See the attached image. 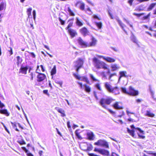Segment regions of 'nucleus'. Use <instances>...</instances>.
I'll return each instance as SVG.
<instances>
[{"mask_svg": "<svg viewBox=\"0 0 156 156\" xmlns=\"http://www.w3.org/2000/svg\"><path fill=\"white\" fill-rule=\"evenodd\" d=\"M84 60L83 58H79L74 62L75 65L74 67L76 68V70L78 72L79 69L83 66Z\"/></svg>", "mask_w": 156, "mask_h": 156, "instance_id": "20e7f679", "label": "nucleus"}, {"mask_svg": "<svg viewBox=\"0 0 156 156\" xmlns=\"http://www.w3.org/2000/svg\"><path fill=\"white\" fill-rule=\"evenodd\" d=\"M111 67L112 68V70L113 71L117 70L119 68L118 66L116 64L112 65Z\"/></svg>", "mask_w": 156, "mask_h": 156, "instance_id": "412c9836", "label": "nucleus"}, {"mask_svg": "<svg viewBox=\"0 0 156 156\" xmlns=\"http://www.w3.org/2000/svg\"><path fill=\"white\" fill-rule=\"evenodd\" d=\"M95 87L97 89L100 91L102 90V89L100 86V84L99 83H97L95 85Z\"/></svg>", "mask_w": 156, "mask_h": 156, "instance_id": "79ce46f5", "label": "nucleus"}, {"mask_svg": "<svg viewBox=\"0 0 156 156\" xmlns=\"http://www.w3.org/2000/svg\"><path fill=\"white\" fill-rule=\"evenodd\" d=\"M106 72L105 73V71H103L101 72V74L102 76L104 78H106L107 77V74H107ZM110 73L109 74H110L109 78H111L113 75H115L114 74H110Z\"/></svg>", "mask_w": 156, "mask_h": 156, "instance_id": "bb28decb", "label": "nucleus"}, {"mask_svg": "<svg viewBox=\"0 0 156 156\" xmlns=\"http://www.w3.org/2000/svg\"><path fill=\"white\" fill-rule=\"evenodd\" d=\"M56 67L55 65L53 67V68L51 69L50 73H51V75L52 76V79L53 78V76L56 73Z\"/></svg>", "mask_w": 156, "mask_h": 156, "instance_id": "b1692460", "label": "nucleus"}, {"mask_svg": "<svg viewBox=\"0 0 156 156\" xmlns=\"http://www.w3.org/2000/svg\"><path fill=\"white\" fill-rule=\"evenodd\" d=\"M127 132L129 133L130 135L133 137H134L135 136V131L133 129L130 130L128 128L127 129Z\"/></svg>", "mask_w": 156, "mask_h": 156, "instance_id": "f704fd0d", "label": "nucleus"}, {"mask_svg": "<svg viewBox=\"0 0 156 156\" xmlns=\"http://www.w3.org/2000/svg\"><path fill=\"white\" fill-rule=\"evenodd\" d=\"M57 111L58 112L61 114V116L62 117H64L66 116L64 110H62V109H58Z\"/></svg>", "mask_w": 156, "mask_h": 156, "instance_id": "c85d7f7f", "label": "nucleus"}, {"mask_svg": "<svg viewBox=\"0 0 156 156\" xmlns=\"http://www.w3.org/2000/svg\"><path fill=\"white\" fill-rule=\"evenodd\" d=\"M83 86L85 87L84 90L86 92L89 93L90 91L91 88L87 84H85L83 85Z\"/></svg>", "mask_w": 156, "mask_h": 156, "instance_id": "393cba45", "label": "nucleus"}, {"mask_svg": "<svg viewBox=\"0 0 156 156\" xmlns=\"http://www.w3.org/2000/svg\"><path fill=\"white\" fill-rule=\"evenodd\" d=\"M150 16L151 14L150 13V12L146 16H144L142 18V20H144L147 19H149Z\"/></svg>", "mask_w": 156, "mask_h": 156, "instance_id": "a19ab883", "label": "nucleus"}, {"mask_svg": "<svg viewBox=\"0 0 156 156\" xmlns=\"http://www.w3.org/2000/svg\"><path fill=\"white\" fill-rule=\"evenodd\" d=\"M39 66H37V69L36 70V72L38 73L37 76V81L38 82H40L43 81L46 78V75L43 73H40V70L38 69Z\"/></svg>", "mask_w": 156, "mask_h": 156, "instance_id": "0eeeda50", "label": "nucleus"}, {"mask_svg": "<svg viewBox=\"0 0 156 156\" xmlns=\"http://www.w3.org/2000/svg\"><path fill=\"white\" fill-rule=\"evenodd\" d=\"M73 22L72 21V22H70L69 23L67 26L66 28V29L67 30H68L69 29H71L70 28V27L73 26Z\"/></svg>", "mask_w": 156, "mask_h": 156, "instance_id": "4c0bfd02", "label": "nucleus"}, {"mask_svg": "<svg viewBox=\"0 0 156 156\" xmlns=\"http://www.w3.org/2000/svg\"><path fill=\"white\" fill-rule=\"evenodd\" d=\"M105 86L107 90L110 93H113L115 94H119V89L117 87H112V86L107 82L105 83Z\"/></svg>", "mask_w": 156, "mask_h": 156, "instance_id": "7ed1b4c3", "label": "nucleus"}, {"mask_svg": "<svg viewBox=\"0 0 156 156\" xmlns=\"http://www.w3.org/2000/svg\"><path fill=\"white\" fill-rule=\"evenodd\" d=\"M144 115L148 117L153 118L155 116V114L151 112L150 111L147 110Z\"/></svg>", "mask_w": 156, "mask_h": 156, "instance_id": "6ab92c4d", "label": "nucleus"}, {"mask_svg": "<svg viewBox=\"0 0 156 156\" xmlns=\"http://www.w3.org/2000/svg\"><path fill=\"white\" fill-rule=\"evenodd\" d=\"M135 10H136V11H141L143 10V9H141L139 7L136 8L135 9Z\"/></svg>", "mask_w": 156, "mask_h": 156, "instance_id": "0e129e2a", "label": "nucleus"}, {"mask_svg": "<svg viewBox=\"0 0 156 156\" xmlns=\"http://www.w3.org/2000/svg\"><path fill=\"white\" fill-rule=\"evenodd\" d=\"M134 0H129L128 2L129 3L130 6L132 5L133 2Z\"/></svg>", "mask_w": 156, "mask_h": 156, "instance_id": "052dcab7", "label": "nucleus"}, {"mask_svg": "<svg viewBox=\"0 0 156 156\" xmlns=\"http://www.w3.org/2000/svg\"><path fill=\"white\" fill-rule=\"evenodd\" d=\"M75 133L76 135L78 138L80 140H82V138L80 135V133L78 132V130H76Z\"/></svg>", "mask_w": 156, "mask_h": 156, "instance_id": "c9c22d12", "label": "nucleus"}, {"mask_svg": "<svg viewBox=\"0 0 156 156\" xmlns=\"http://www.w3.org/2000/svg\"><path fill=\"white\" fill-rule=\"evenodd\" d=\"M17 142L20 145H23L26 144V142L25 141L23 140H19L17 141Z\"/></svg>", "mask_w": 156, "mask_h": 156, "instance_id": "49530a36", "label": "nucleus"}, {"mask_svg": "<svg viewBox=\"0 0 156 156\" xmlns=\"http://www.w3.org/2000/svg\"><path fill=\"white\" fill-rule=\"evenodd\" d=\"M156 5V3H151L148 6L147 8V10L150 11L154 9Z\"/></svg>", "mask_w": 156, "mask_h": 156, "instance_id": "4be33fe9", "label": "nucleus"}, {"mask_svg": "<svg viewBox=\"0 0 156 156\" xmlns=\"http://www.w3.org/2000/svg\"><path fill=\"white\" fill-rule=\"evenodd\" d=\"M130 127L132 129H136L138 130L142 134H144V133L143 130H142L139 127H135L133 125H132L130 126Z\"/></svg>", "mask_w": 156, "mask_h": 156, "instance_id": "5701e85b", "label": "nucleus"}, {"mask_svg": "<svg viewBox=\"0 0 156 156\" xmlns=\"http://www.w3.org/2000/svg\"><path fill=\"white\" fill-rule=\"evenodd\" d=\"M99 103L103 108L105 109L107 108V106L106 105H107V98H101L99 101Z\"/></svg>", "mask_w": 156, "mask_h": 156, "instance_id": "9b49d317", "label": "nucleus"}, {"mask_svg": "<svg viewBox=\"0 0 156 156\" xmlns=\"http://www.w3.org/2000/svg\"><path fill=\"white\" fill-rule=\"evenodd\" d=\"M94 144L95 145L103 147L106 148H109V145L108 143L105 140L100 139L97 142L94 143Z\"/></svg>", "mask_w": 156, "mask_h": 156, "instance_id": "39448f33", "label": "nucleus"}, {"mask_svg": "<svg viewBox=\"0 0 156 156\" xmlns=\"http://www.w3.org/2000/svg\"><path fill=\"white\" fill-rule=\"evenodd\" d=\"M77 83L80 85V88H82L83 86V85L82 83L80 82H78Z\"/></svg>", "mask_w": 156, "mask_h": 156, "instance_id": "338daca9", "label": "nucleus"}, {"mask_svg": "<svg viewBox=\"0 0 156 156\" xmlns=\"http://www.w3.org/2000/svg\"><path fill=\"white\" fill-rule=\"evenodd\" d=\"M92 61L94 67L97 69H102L107 70L106 73L109 74L110 70L108 68V65L104 62L101 61L96 57L92 58Z\"/></svg>", "mask_w": 156, "mask_h": 156, "instance_id": "f257e3e1", "label": "nucleus"}, {"mask_svg": "<svg viewBox=\"0 0 156 156\" xmlns=\"http://www.w3.org/2000/svg\"><path fill=\"white\" fill-rule=\"evenodd\" d=\"M90 76L91 78L94 81H99V80H98L96 79L94 76H93V75L92 74H90Z\"/></svg>", "mask_w": 156, "mask_h": 156, "instance_id": "c03bdc74", "label": "nucleus"}, {"mask_svg": "<svg viewBox=\"0 0 156 156\" xmlns=\"http://www.w3.org/2000/svg\"><path fill=\"white\" fill-rule=\"evenodd\" d=\"M74 75L77 79L81 80V77L77 75L76 74H74Z\"/></svg>", "mask_w": 156, "mask_h": 156, "instance_id": "bf43d9fd", "label": "nucleus"}, {"mask_svg": "<svg viewBox=\"0 0 156 156\" xmlns=\"http://www.w3.org/2000/svg\"><path fill=\"white\" fill-rule=\"evenodd\" d=\"M139 94V92L137 90H135L132 86L129 87L128 93V95L130 96H137Z\"/></svg>", "mask_w": 156, "mask_h": 156, "instance_id": "6e6552de", "label": "nucleus"}, {"mask_svg": "<svg viewBox=\"0 0 156 156\" xmlns=\"http://www.w3.org/2000/svg\"><path fill=\"white\" fill-rule=\"evenodd\" d=\"M94 151L99 153L103 156H108L110 155L109 151L103 148L95 147Z\"/></svg>", "mask_w": 156, "mask_h": 156, "instance_id": "423d86ee", "label": "nucleus"}, {"mask_svg": "<svg viewBox=\"0 0 156 156\" xmlns=\"http://www.w3.org/2000/svg\"><path fill=\"white\" fill-rule=\"evenodd\" d=\"M115 100L111 98L107 97V105H109Z\"/></svg>", "mask_w": 156, "mask_h": 156, "instance_id": "cd10ccee", "label": "nucleus"}, {"mask_svg": "<svg viewBox=\"0 0 156 156\" xmlns=\"http://www.w3.org/2000/svg\"><path fill=\"white\" fill-rule=\"evenodd\" d=\"M122 92L123 93L128 94V90H127L126 88L122 87Z\"/></svg>", "mask_w": 156, "mask_h": 156, "instance_id": "de8ad7c7", "label": "nucleus"}, {"mask_svg": "<svg viewBox=\"0 0 156 156\" xmlns=\"http://www.w3.org/2000/svg\"><path fill=\"white\" fill-rule=\"evenodd\" d=\"M16 58L17 60V65H19L20 63H21L22 61V59L20 57V56H17L16 57Z\"/></svg>", "mask_w": 156, "mask_h": 156, "instance_id": "e433bc0d", "label": "nucleus"}, {"mask_svg": "<svg viewBox=\"0 0 156 156\" xmlns=\"http://www.w3.org/2000/svg\"><path fill=\"white\" fill-rule=\"evenodd\" d=\"M144 13H133V15H134L135 16H136L137 17H140V16H141L144 15Z\"/></svg>", "mask_w": 156, "mask_h": 156, "instance_id": "a18cd8bd", "label": "nucleus"}, {"mask_svg": "<svg viewBox=\"0 0 156 156\" xmlns=\"http://www.w3.org/2000/svg\"><path fill=\"white\" fill-rule=\"evenodd\" d=\"M93 148V147L92 145L91 144H90V146L87 147L86 149H84L83 150L85 151H91L92 150Z\"/></svg>", "mask_w": 156, "mask_h": 156, "instance_id": "ea45409f", "label": "nucleus"}, {"mask_svg": "<svg viewBox=\"0 0 156 156\" xmlns=\"http://www.w3.org/2000/svg\"><path fill=\"white\" fill-rule=\"evenodd\" d=\"M28 68L27 66H21L20 69L19 73H21L24 74H27V70Z\"/></svg>", "mask_w": 156, "mask_h": 156, "instance_id": "ddd939ff", "label": "nucleus"}, {"mask_svg": "<svg viewBox=\"0 0 156 156\" xmlns=\"http://www.w3.org/2000/svg\"><path fill=\"white\" fill-rule=\"evenodd\" d=\"M10 50H9V54L11 55L13 54L12 49L11 47H10Z\"/></svg>", "mask_w": 156, "mask_h": 156, "instance_id": "13d9d810", "label": "nucleus"}, {"mask_svg": "<svg viewBox=\"0 0 156 156\" xmlns=\"http://www.w3.org/2000/svg\"><path fill=\"white\" fill-rule=\"evenodd\" d=\"M91 41L89 43L84 41L80 37H79L77 41L79 44L82 48H86L94 46L96 45L97 41L95 38L94 37H92L91 38Z\"/></svg>", "mask_w": 156, "mask_h": 156, "instance_id": "f03ea898", "label": "nucleus"}, {"mask_svg": "<svg viewBox=\"0 0 156 156\" xmlns=\"http://www.w3.org/2000/svg\"><path fill=\"white\" fill-rule=\"evenodd\" d=\"M29 53L31 55L32 57L33 58H34L35 57V55L34 54V53L33 52H29Z\"/></svg>", "mask_w": 156, "mask_h": 156, "instance_id": "680f3d73", "label": "nucleus"}, {"mask_svg": "<svg viewBox=\"0 0 156 156\" xmlns=\"http://www.w3.org/2000/svg\"><path fill=\"white\" fill-rule=\"evenodd\" d=\"M30 80H32L33 79V78L35 76V74L33 73H31L30 74Z\"/></svg>", "mask_w": 156, "mask_h": 156, "instance_id": "3c124183", "label": "nucleus"}, {"mask_svg": "<svg viewBox=\"0 0 156 156\" xmlns=\"http://www.w3.org/2000/svg\"><path fill=\"white\" fill-rule=\"evenodd\" d=\"M93 18L95 19H97L98 20H101V17H98L97 15H93Z\"/></svg>", "mask_w": 156, "mask_h": 156, "instance_id": "864d4df0", "label": "nucleus"}, {"mask_svg": "<svg viewBox=\"0 0 156 156\" xmlns=\"http://www.w3.org/2000/svg\"><path fill=\"white\" fill-rule=\"evenodd\" d=\"M137 135L140 138L144 139L145 138V136L144 135H140L139 133H137Z\"/></svg>", "mask_w": 156, "mask_h": 156, "instance_id": "8fccbe9b", "label": "nucleus"}, {"mask_svg": "<svg viewBox=\"0 0 156 156\" xmlns=\"http://www.w3.org/2000/svg\"><path fill=\"white\" fill-rule=\"evenodd\" d=\"M4 107V105L3 103H2L0 100V108H2Z\"/></svg>", "mask_w": 156, "mask_h": 156, "instance_id": "e2e57ef3", "label": "nucleus"}, {"mask_svg": "<svg viewBox=\"0 0 156 156\" xmlns=\"http://www.w3.org/2000/svg\"><path fill=\"white\" fill-rule=\"evenodd\" d=\"M87 139L90 140H93L94 139V135L92 132L88 133H87Z\"/></svg>", "mask_w": 156, "mask_h": 156, "instance_id": "f3484780", "label": "nucleus"}, {"mask_svg": "<svg viewBox=\"0 0 156 156\" xmlns=\"http://www.w3.org/2000/svg\"><path fill=\"white\" fill-rule=\"evenodd\" d=\"M76 24L77 26L79 27H81L83 25V21L79 19L78 17L76 18Z\"/></svg>", "mask_w": 156, "mask_h": 156, "instance_id": "aec40b11", "label": "nucleus"}, {"mask_svg": "<svg viewBox=\"0 0 156 156\" xmlns=\"http://www.w3.org/2000/svg\"><path fill=\"white\" fill-rule=\"evenodd\" d=\"M6 5L5 3L2 2L0 3V11L5 10L6 8Z\"/></svg>", "mask_w": 156, "mask_h": 156, "instance_id": "a878e982", "label": "nucleus"}, {"mask_svg": "<svg viewBox=\"0 0 156 156\" xmlns=\"http://www.w3.org/2000/svg\"><path fill=\"white\" fill-rule=\"evenodd\" d=\"M95 24L96 26L99 29H101L102 27V23L101 22H95Z\"/></svg>", "mask_w": 156, "mask_h": 156, "instance_id": "2f4dec72", "label": "nucleus"}, {"mask_svg": "<svg viewBox=\"0 0 156 156\" xmlns=\"http://www.w3.org/2000/svg\"><path fill=\"white\" fill-rule=\"evenodd\" d=\"M79 31L80 33L84 37L88 35L89 33L88 30L85 27H83L80 28Z\"/></svg>", "mask_w": 156, "mask_h": 156, "instance_id": "1a4fd4ad", "label": "nucleus"}, {"mask_svg": "<svg viewBox=\"0 0 156 156\" xmlns=\"http://www.w3.org/2000/svg\"><path fill=\"white\" fill-rule=\"evenodd\" d=\"M0 114L4 115L6 116H8L10 115L9 112L7 109H0Z\"/></svg>", "mask_w": 156, "mask_h": 156, "instance_id": "a211bd4d", "label": "nucleus"}, {"mask_svg": "<svg viewBox=\"0 0 156 156\" xmlns=\"http://www.w3.org/2000/svg\"><path fill=\"white\" fill-rule=\"evenodd\" d=\"M27 156H34V155L30 153H28L27 154Z\"/></svg>", "mask_w": 156, "mask_h": 156, "instance_id": "774afa93", "label": "nucleus"}, {"mask_svg": "<svg viewBox=\"0 0 156 156\" xmlns=\"http://www.w3.org/2000/svg\"><path fill=\"white\" fill-rule=\"evenodd\" d=\"M120 103L119 102L116 101L113 104L112 106L113 108L116 110H119L122 109L123 107L122 106H120L119 105Z\"/></svg>", "mask_w": 156, "mask_h": 156, "instance_id": "4468645a", "label": "nucleus"}, {"mask_svg": "<svg viewBox=\"0 0 156 156\" xmlns=\"http://www.w3.org/2000/svg\"><path fill=\"white\" fill-rule=\"evenodd\" d=\"M43 92L44 94H46L48 95H49V94L48 93V90H43Z\"/></svg>", "mask_w": 156, "mask_h": 156, "instance_id": "5fc2aeb1", "label": "nucleus"}, {"mask_svg": "<svg viewBox=\"0 0 156 156\" xmlns=\"http://www.w3.org/2000/svg\"><path fill=\"white\" fill-rule=\"evenodd\" d=\"M75 6L76 7H79L80 9L81 10H84L85 4L83 2L80 1H77L75 4Z\"/></svg>", "mask_w": 156, "mask_h": 156, "instance_id": "9d476101", "label": "nucleus"}, {"mask_svg": "<svg viewBox=\"0 0 156 156\" xmlns=\"http://www.w3.org/2000/svg\"><path fill=\"white\" fill-rule=\"evenodd\" d=\"M43 153V151H39L38 152V153L40 156H42Z\"/></svg>", "mask_w": 156, "mask_h": 156, "instance_id": "69168bd1", "label": "nucleus"}, {"mask_svg": "<svg viewBox=\"0 0 156 156\" xmlns=\"http://www.w3.org/2000/svg\"><path fill=\"white\" fill-rule=\"evenodd\" d=\"M99 57L102 58L105 61L109 63L113 62H114L115 61V58L109 57H105V56H100Z\"/></svg>", "mask_w": 156, "mask_h": 156, "instance_id": "f8f14e48", "label": "nucleus"}, {"mask_svg": "<svg viewBox=\"0 0 156 156\" xmlns=\"http://www.w3.org/2000/svg\"><path fill=\"white\" fill-rule=\"evenodd\" d=\"M32 9L31 8H29L27 10V13L28 16H29L31 15V12Z\"/></svg>", "mask_w": 156, "mask_h": 156, "instance_id": "37998d69", "label": "nucleus"}, {"mask_svg": "<svg viewBox=\"0 0 156 156\" xmlns=\"http://www.w3.org/2000/svg\"><path fill=\"white\" fill-rule=\"evenodd\" d=\"M130 38L131 41H132L133 42L136 43L138 44L137 41L136 40L135 37L133 34H132L130 36Z\"/></svg>", "mask_w": 156, "mask_h": 156, "instance_id": "c756f323", "label": "nucleus"}, {"mask_svg": "<svg viewBox=\"0 0 156 156\" xmlns=\"http://www.w3.org/2000/svg\"><path fill=\"white\" fill-rule=\"evenodd\" d=\"M68 30V32L71 38H73L77 35V33L74 30L69 29Z\"/></svg>", "mask_w": 156, "mask_h": 156, "instance_id": "2eb2a0df", "label": "nucleus"}, {"mask_svg": "<svg viewBox=\"0 0 156 156\" xmlns=\"http://www.w3.org/2000/svg\"><path fill=\"white\" fill-rule=\"evenodd\" d=\"M126 72L125 71H120L119 72V78H121L122 77H127L128 76L126 75Z\"/></svg>", "mask_w": 156, "mask_h": 156, "instance_id": "473e14b6", "label": "nucleus"}, {"mask_svg": "<svg viewBox=\"0 0 156 156\" xmlns=\"http://www.w3.org/2000/svg\"><path fill=\"white\" fill-rule=\"evenodd\" d=\"M11 123L13 127V128H15V130L19 132V130L16 128L17 126L16 125V122L14 123L13 122H11Z\"/></svg>", "mask_w": 156, "mask_h": 156, "instance_id": "58836bf2", "label": "nucleus"}, {"mask_svg": "<svg viewBox=\"0 0 156 156\" xmlns=\"http://www.w3.org/2000/svg\"><path fill=\"white\" fill-rule=\"evenodd\" d=\"M58 20L60 22L62 25H64L65 24V21L63 20L60 17L58 18Z\"/></svg>", "mask_w": 156, "mask_h": 156, "instance_id": "09e8293b", "label": "nucleus"}, {"mask_svg": "<svg viewBox=\"0 0 156 156\" xmlns=\"http://www.w3.org/2000/svg\"><path fill=\"white\" fill-rule=\"evenodd\" d=\"M22 148L23 150L27 154V153H28V150H27L26 148L25 147H22Z\"/></svg>", "mask_w": 156, "mask_h": 156, "instance_id": "4d7b16f0", "label": "nucleus"}, {"mask_svg": "<svg viewBox=\"0 0 156 156\" xmlns=\"http://www.w3.org/2000/svg\"><path fill=\"white\" fill-rule=\"evenodd\" d=\"M67 11L70 16H74L75 15V13H74L73 11L71 9L70 7H68L67 8Z\"/></svg>", "mask_w": 156, "mask_h": 156, "instance_id": "7c9ffc66", "label": "nucleus"}, {"mask_svg": "<svg viewBox=\"0 0 156 156\" xmlns=\"http://www.w3.org/2000/svg\"><path fill=\"white\" fill-rule=\"evenodd\" d=\"M55 82L56 83L59 84L61 87H62V81H55Z\"/></svg>", "mask_w": 156, "mask_h": 156, "instance_id": "603ef678", "label": "nucleus"}, {"mask_svg": "<svg viewBox=\"0 0 156 156\" xmlns=\"http://www.w3.org/2000/svg\"><path fill=\"white\" fill-rule=\"evenodd\" d=\"M108 14L110 16V17L112 19H113L114 18L113 15L112 14V13L110 12V11H108Z\"/></svg>", "mask_w": 156, "mask_h": 156, "instance_id": "6e6d98bb", "label": "nucleus"}, {"mask_svg": "<svg viewBox=\"0 0 156 156\" xmlns=\"http://www.w3.org/2000/svg\"><path fill=\"white\" fill-rule=\"evenodd\" d=\"M82 79H81V80L86 82L88 84H90L89 80L87 77L85 76H83L82 77Z\"/></svg>", "mask_w": 156, "mask_h": 156, "instance_id": "72a5a7b5", "label": "nucleus"}, {"mask_svg": "<svg viewBox=\"0 0 156 156\" xmlns=\"http://www.w3.org/2000/svg\"><path fill=\"white\" fill-rule=\"evenodd\" d=\"M117 21L122 28L126 33V31L128 30V28L122 23L120 20L117 19Z\"/></svg>", "mask_w": 156, "mask_h": 156, "instance_id": "dca6fc26", "label": "nucleus"}]
</instances>
